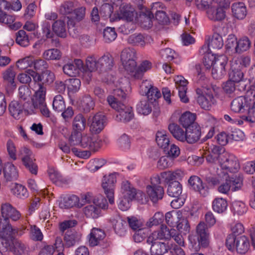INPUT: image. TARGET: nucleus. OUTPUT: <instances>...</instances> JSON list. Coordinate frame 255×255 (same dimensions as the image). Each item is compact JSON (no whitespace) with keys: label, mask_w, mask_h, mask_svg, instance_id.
<instances>
[{"label":"nucleus","mask_w":255,"mask_h":255,"mask_svg":"<svg viewBox=\"0 0 255 255\" xmlns=\"http://www.w3.org/2000/svg\"><path fill=\"white\" fill-rule=\"evenodd\" d=\"M151 245L150 252L151 255H164L168 253L170 247L167 243L153 240L151 243L146 242Z\"/></svg>","instance_id":"26"},{"label":"nucleus","mask_w":255,"mask_h":255,"mask_svg":"<svg viewBox=\"0 0 255 255\" xmlns=\"http://www.w3.org/2000/svg\"><path fill=\"white\" fill-rule=\"evenodd\" d=\"M151 103L146 99L141 100L136 106L137 113L145 116L149 115L152 111Z\"/></svg>","instance_id":"47"},{"label":"nucleus","mask_w":255,"mask_h":255,"mask_svg":"<svg viewBox=\"0 0 255 255\" xmlns=\"http://www.w3.org/2000/svg\"><path fill=\"white\" fill-rule=\"evenodd\" d=\"M136 51L132 48H125L121 52V61L128 62L129 60H135Z\"/></svg>","instance_id":"60"},{"label":"nucleus","mask_w":255,"mask_h":255,"mask_svg":"<svg viewBox=\"0 0 255 255\" xmlns=\"http://www.w3.org/2000/svg\"><path fill=\"white\" fill-rule=\"evenodd\" d=\"M80 235L75 231H68L64 238L65 247L70 248L74 246L80 241Z\"/></svg>","instance_id":"40"},{"label":"nucleus","mask_w":255,"mask_h":255,"mask_svg":"<svg viewBox=\"0 0 255 255\" xmlns=\"http://www.w3.org/2000/svg\"><path fill=\"white\" fill-rule=\"evenodd\" d=\"M182 215L180 211H172L167 212L165 215L166 223L171 227H175L179 222V219Z\"/></svg>","instance_id":"48"},{"label":"nucleus","mask_w":255,"mask_h":255,"mask_svg":"<svg viewBox=\"0 0 255 255\" xmlns=\"http://www.w3.org/2000/svg\"><path fill=\"white\" fill-rule=\"evenodd\" d=\"M52 106L53 110L57 112H63L65 109V102L62 95H57L54 97Z\"/></svg>","instance_id":"57"},{"label":"nucleus","mask_w":255,"mask_h":255,"mask_svg":"<svg viewBox=\"0 0 255 255\" xmlns=\"http://www.w3.org/2000/svg\"><path fill=\"white\" fill-rule=\"evenodd\" d=\"M102 145V141L96 137L88 134L83 135L81 146L93 151H97Z\"/></svg>","instance_id":"17"},{"label":"nucleus","mask_w":255,"mask_h":255,"mask_svg":"<svg viewBox=\"0 0 255 255\" xmlns=\"http://www.w3.org/2000/svg\"><path fill=\"white\" fill-rule=\"evenodd\" d=\"M251 42L247 36H244L240 39L238 41L237 53H242L247 51L251 47Z\"/></svg>","instance_id":"62"},{"label":"nucleus","mask_w":255,"mask_h":255,"mask_svg":"<svg viewBox=\"0 0 255 255\" xmlns=\"http://www.w3.org/2000/svg\"><path fill=\"white\" fill-rule=\"evenodd\" d=\"M151 185L146 186V192L149 198L153 203H156L162 199L164 191L163 188L160 186V180L158 176H153L151 179Z\"/></svg>","instance_id":"8"},{"label":"nucleus","mask_w":255,"mask_h":255,"mask_svg":"<svg viewBox=\"0 0 255 255\" xmlns=\"http://www.w3.org/2000/svg\"><path fill=\"white\" fill-rule=\"evenodd\" d=\"M118 175V173L114 172L108 175H105L102 179V187L111 204L114 203V189Z\"/></svg>","instance_id":"9"},{"label":"nucleus","mask_w":255,"mask_h":255,"mask_svg":"<svg viewBox=\"0 0 255 255\" xmlns=\"http://www.w3.org/2000/svg\"><path fill=\"white\" fill-rule=\"evenodd\" d=\"M248 208L245 204L240 201H235L232 204V211L234 214L243 215L247 211Z\"/></svg>","instance_id":"56"},{"label":"nucleus","mask_w":255,"mask_h":255,"mask_svg":"<svg viewBox=\"0 0 255 255\" xmlns=\"http://www.w3.org/2000/svg\"><path fill=\"white\" fill-rule=\"evenodd\" d=\"M233 16L238 19L243 20L247 16L248 11L245 3L243 2H235L231 5Z\"/></svg>","instance_id":"30"},{"label":"nucleus","mask_w":255,"mask_h":255,"mask_svg":"<svg viewBox=\"0 0 255 255\" xmlns=\"http://www.w3.org/2000/svg\"><path fill=\"white\" fill-rule=\"evenodd\" d=\"M113 224L115 232L117 235L121 237L126 235L128 230V223L126 221L119 217L113 220Z\"/></svg>","instance_id":"38"},{"label":"nucleus","mask_w":255,"mask_h":255,"mask_svg":"<svg viewBox=\"0 0 255 255\" xmlns=\"http://www.w3.org/2000/svg\"><path fill=\"white\" fill-rule=\"evenodd\" d=\"M161 6L160 2H157L152 4V6L151 8V11L147 9L146 8H143L142 10L139 11V16L137 17L138 21L144 19L148 16H153V12L157 8H160Z\"/></svg>","instance_id":"54"},{"label":"nucleus","mask_w":255,"mask_h":255,"mask_svg":"<svg viewBox=\"0 0 255 255\" xmlns=\"http://www.w3.org/2000/svg\"><path fill=\"white\" fill-rule=\"evenodd\" d=\"M21 161L25 167L31 173L36 175L38 167L35 162V159L32 152L26 147H22L19 151Z\"/></svg>","instance_id":"7"},{"label":"nucleus","mask_w":255,"mask_h":255,"mask_svg":"<svg viewBox=\"0 0 255 255\" xmlns=\"http://www.w3.org/2000/svg\"><path fill=\"white\" fill-rule=\"evenodd\" d=\"M86 126V119L82 114H79L74 117L73 121V130L82 132Z\"/></svg>","instance_id":"46"},{"label":"nucleus","mask_w":255,"mask_h":255,"mask_svg":"<svg viewBox=\"0 0 255 255\" xmlns=\"http://www.w3.org/2000/svg\"><path fill=\"white\" fill-rule=\"evenodd\" d=\"M227 201L223 198H216L212 202L213 210L218 213H224L227 210Z\"/></svg>","instance_id":"49"},{"label":"nucleus","mask_w":255,"mask_h":255,"mask_svg":"<svg viewBox=\"0 0 255 255\" xmlns=\"http://www.w3.org/2000/svg\"><path fill=\"white\" fill-rule=\"evenodd\" d=\"M227 58L224 55H221L217 57L212 69V75L214 79H222L226 75L225 66L227 63Z\"/></svg>","instance_id":"14"},{"label":"nucleus","mask_w":255,"mask_h":255,"mask_svg":"<svg viewBox=\"0 0 255 255\" xmlns=\"http://www.w3.org/2000/svg\"><path fill=\"white\" fill-rule=\"evenodd\" d=\"M75 8L74 2L68 0L63 2L59 7V12L62 15H67L72 13Z\"/></svg>","instance_id":"64"},{"label":"nucleus","mask_w":255,"mask_h":255,"mask_svg":"<svg viewBox=\"0 0 255 255\" xmlns=\"http://www.w3.org/2000/svg\"><path fill=\"white\" fill-rule=\"evenodd\" d=\"M106 117L101 113H97L95 116L89 117L90 130L94 133H100L106 124Z\"/></svg>","instance_id":"15"},{"label":"nucleus","mask_w":255,"mask_h":255,"mask_svg":"<svg viewBox=\"0 0 255 255\" xmlns=\"http://www.w3.org/2000/svg\"><path fill=\"white\" fill-rule=\"evenodd\" d=\"M34 83L32 89L35 91L34 94L46 95L45 85L52 83L55 78L54 74L51 71L46 70L41 74L35 71H30Z\"/></svg>","instance_id":"3"},{"label":"nucleus","mask_w":255,"mask_h":255,"mask_svg":"<svg viewBox=\"0 0 255 255\" xmlns=\"http://www.w3.org/2000/svg\"><path fill=\"white\" fill-rule=\"evenodd\" d=\"M139 92L141 95L146 96L148 100L151 102L155 101L156 99L161 96L160 91L147 80L144 81L141 83L140 85Z\"/></svg>","instance_id":"13"},{"label":"nucleus","mask_w":255,"mask_h":255,"mask_svg":"<svg viewBox=\"0 0 255 255\" xmlns=\"http://www.w3.org/2000/svg\"><path fill=\"white\" fill-rule=\"evenodd\" d=\"M61 57V54L59 50L53 48L48 49L43 53V57L46 60H58Z\"/></svg>","instance_id":"63"},{"label":"nucleus","mask_w":255,"mask_h":255,"mask_svg":"<svg viewBox=\"0 0 255 255\" xmlns=\"http://www.w3.org/2000/svg\"><path fill=\"white\" fill-rule=\"evenodd\" d=\"M0 231H4L5 233L12 232L15 228H13L9 223V220L12 221L19 220V226L27 227L28 222L26 220L21 218V214L15 207L7 202L2 203L0 205Z\"/></svg>","instance_id":"1"},{"label":"nucleus","mask_w":255,"mask_h":255,"mask_svg":"<svg viewBox=\"0 0 255 255\" xmlns=\"http://www.w3.org/2000/svg\"><path fill=\"white\" fill-rule=\"evenodd\" d=\"M107 102L109 105L118 112L116 120L118 122L127 123L129 122L133 117L132 108L126 106L123 103L118 101L117 99L113 96L107 97Z\"/></svg>","instance_id":"4"},{"label":"nucleus","mask_w":255,"mask_h":255,"mask_svg":"<svg viewBox=\"0 0 255 255\" xmlns=\"http://www.w3.org/2000/svg\"><path fill=\"white\" fill-rule=\"evenodd\" d=\"M105 236L103 230L98 228H93L89 235V245L91 247L102 246L101 243L103 242Z\"/></svg>","instance_id":"31"},{"label":"nucleus","mask_w":255,"mask_h":255,"mask_svg":"<svg viewBox=\"0 0 255 255\" xmlns=\"http://www.w3.org/2000/svg\"><path fill=\"white\" fill-rule=\"evenodd\" d=\"M113 58L110 54L104 55L98 61L99 68L101 70H110L113 66Z\"/></svg>","instance_id":"43"},{"label":"nucleus","mask_w":255,"mask_h":255,"mask_svg":"<svg viewBox=\"0 0 255 255\" xmlns=\"http://www.w3.org/2000/svg\"><path fill=\"white\" fill-rule=\"evenodd\" d=\"M226 245L229 250L236 249L240 254H245L250 248L249 240L245 236L235 237L234 235H228Z\"/></svg>","instance_id":"6"},{"label":"nucleus","mask_w":255,"mask_h":255,"mask_svg":"<svg viewBox=\"0 0 255 255\" xmlns=\"http://www.w3.org/2000/svg\"><path fill=\"white\" fill-rule=\"evenodd\" d=\"M152 67V63L148 60L142 61L136 69V78L141 79L145 72L150 70Z\"/></svg>","instance_id":"55"},{"label":"nucleus","mask_w":255,"mask_h":255,"mask_svg":"<svg viewBox=\"0 0 255 255\" xmlns=\"http://www.w3.org/2000/svg\"><path fill=\"white\" fill-rule=\"evenodd\" d=\"M207 16L213 21H220L225 19L226 11L223 7L217 4L212 5L207 10Z\"/></svg>","instance_id":"18"},{"label":"nucleus","mask_w":255,"mask_h":255,"mask_svg":"<svg viewBox=\"0 0 255 255\" xmlns=\"http://www.w3.org/2000/svg\"><path fill=\"white\" fill-rule=\"evenodd\" d=\"M186 139L185 141L190 144L197 142L201 136V128L197 124H193L192 126L186 128Z\"/></svg>","instance_id":"24"},{"label":"nucleus","mask_w":255,"mask_h":255,"mask_svg":"<svg viewBox=\"0 0 255 255\" xmlns=\"http://www.w3.org/2000/svg\"><path fill=\"white\" fill-rule=\"evenodd\" d=\"M251 104V100H248L243 96H239L234 99L231 103L232 111L237 113H243L246 111L247 108Z\"/></svg>","instance_id":"23"},{"label":"nucleus","mask_w":255,"mask_h":255,"mask_svg":"<svg viewBox=\"0 0 255 255\" xmlns=\"http://www.w3.org/2000/svg\"><path fill=\"white\" fill-rule=\"evenodd\" d=\"M15 75L14 67L12 66H9L2 73L3 81L6 84V90L7 92L8 91H13L16 88Z\"/></svg>","instance_id":"22"},{"label":"nucleus","mask_w":255,"mask_h":255,"mask_svg":"<svg viewBox=\"0 0 255 255\" xmlns=\"http://www.w3.org/2000/svg\"><path fill=\"white\" fill-rule=\"evenodd\" d=\"M74 12V16L73 18L67 17L68 20L67 21V25L69 28L71 26L74 27L76 21H80L82 20L85 17L86 12V8L84 6H81L78 8H74L73 11Z\"/></svg>","instance_id":"34"},{"label":"nucleus","mask_w":255,"mask_h":255,"mask_svg":"<svg viewBox=\"0 0 255 255\" xmlns=\"http://www.w3.org/2000/svg\"><path fill=\"white\" fill-rule=\"evenodd\" d=\"M15 42L22 47H27L29 45V38L24 30H19L15 33Z\"/></svg>","instance_id":"51"},{"label":"nucleus","mask_w":255,"mask_h":255,"mask_svg":"<svg viewBox=\"0 0 255 255\" xmlns=\"http://www.w3.org/2000/svg\"><path fill=\"white\" fill-rule=\"evenodd\" d=\"M188 183L193 190L198 192L203 197L208 195V188L203 185L202 180L198 176H191L188 179Z\"/></svg>","instance_id":"27"},{"label":"nucleus","mask_w":255,"mask_h":255,"mask_svg":"<svg viewBox=\"0 0 255 255\" xmlns=\"http://www.w3.org/2000/svg\"><path fill=\"white\" fill-rule=\"evenodd\" d=\"M31 114L36 109H39L41 113L45 117H50V112L47 108L45 102V95L34 94L32 99Z\"/></svg>","instance_id":"16"},{"label":"nucleus","mask_w":255,"mask_h":255,"mask_svg":"<svg viewBox=\"0 0 255 255\" xmlns=\"http://www.w3.org/2000/svg\"><path fill=\"white\" fill-rule=\"evenodd\" d=\"M84 212L87 218L96 219L101 215V210L94 205H90L84 208Z\"/></svg>","instance_id":"52"},{"label":"nucleus","mask_w":255,"mask_h":255,"mask_svg":"<svg viewBox=\"0 0 255 255\" xmlns=\"http://www.w3.org/2000/svg\"><path fill=\"white\" fill-rule=\"evenodd\" d=\"M33 57L32 56L25 57L19 59L16 63V66L20 70H25L28 67L33 66Z\"/></svg>","instance_id":"61"},{"label":"nucleus","mask_w":255,"mask_h":255,"mask_svg":"<svg viewBox=\"0 0 255 255\" xmlns=\"http://www.w3.org/2000/svg\"><path fill=\"white\" fill-rule=\"evenodd\" d=\"M243 177L242 175L229 177L226 179V182L222 183L218 187V191L221 193L226 194L230 189L235 191L240 189L243 185Z\"/></svg>","instance_id":"10"},{"label":"nucleus","mask_w":255,"mask_h":255,"mask_svg":"<svg viewBox=\"0 0 255 255\" xmlns=\"http://www.w3.org/2000/svg\"><path fill=\"white\" fill-rule=\"evenodd\" d=\"M53 31L58 36L65 37L67 35L66 25L64 20L59 19L55 20L52 25Z\"/></svg>","instance_id":"39"},{"label":"nucleus","mask_w":255,"mask_h":255,"mask_svg":"<svg viewBox=\"0 0 255 255\" xmlns=\"http://www.w3.org/2000/svg\"><path fill=\"white\" fill-rule=\"evenodd\" d=\"M27 227H16L12 232L3 234L5 251H9L14 255H28L29 250L26 245L15 239L16 236H21L26 229Z\"/></svg>","instance_id":"2"},{"label":"nucleus","mask_w":255,"mask_h":255,"mask_svg":"<svg viewBox=\"0 0 255 255\" xmlns=\"http://www.w3.org/2000/svg\"><path fill=\"white\" fill-rule=\"evenodd\" d=\"M170 233L171 229L169 230L166 226L161 225L159 230L154 232L147 238L146 242L151 243L153 240L159 241L164 239L168 240L170 239Z\"/></svg>","instance_id":"29"},{"label":"nucleus","mask_w":255,"mask_h":255,"mask_svg":"<svg viewBox=\"0 0 255 255\" xmlns=\"http://www.w3.org/2000/svg\"><path fill=\"white\" fill-rule=\"evenodd\" d=\"M168 128L170 133L175 139L181 142H185L186 128H185L184 131L182 128L175 123L170 124L168 125Z\"/></svg>","instance_id":"35"},{"label":"nucleus","mask_w":255,"mask_h":255,"mask_svg":"<svg viewBox=\"0 0 255 255\" xmlns=\"http://www.w3.org/2000/svg\"><path fill=\"white\" fill-rule=\"evenodd\" d=\"M4 178L6 181H10L17 179L18 172L15 166L12 163L7 162L3 167Z\"/></svg>","instance_id":"37"},{"label":"nucleus","mask_w":255,"mask_h":255,"mask_svg":"<svg viewBox=\"0 0 255 255\" xmlns=\"http://www.w3.org/2000/svg\"><path fill=\"white\" fill-rule=\"evenodd\" d=\"M59 207L62 209L70 208L75 206L81 207L83 204L79 202V197L75 195L66 196L61 198Z\"/></svg>","instance_id":"32"},{"label":"nucleus","mask_w":255,"mask_h":255,"mask_svg":"<svg viewBox=\"0 0 255 255\" xmlns=\"http://www.w3.org/2000/svg\"><path fill=\"white\" fill-rule=\"evenodd\" d=\"M155 140L158 146L163 149H166L168 146H169V138L166 132L164 130L157 132Z\"/></svg>","instance_id":"42"},{"label":"nucleus","mask_w":255,"mask_h":255,"mask_svg":"<svg viewBox=\"0 0 255 255\" xmlns=\"http://www.w3.org/2000/svg\"><path fill=\"white\" fill-rule=\"evenodd\" d=\"M136 192V189L128 181L122 182L121 192L123 197H126L132 201L135 198Z\"/></svg>","instance_id":"36"},{"label":"nucleus","mask_w":255,"mask_h":255,"mask_svg":"<svg viewBox=\"0 0 255 255\" xmlns=\"http://www.w3.org/2000/svg\"><path fill=\"white\" fill-rule=\"evenodd\" d=\"M223 157L220 164L221 168L230 172H236L240 168L237 158L233 154L225 151L221 156Z\"/></svg>","instance_id":"12"},{"label":"nucleus","mask_w":255,"mask_h":255,"mask_svg":"<svg viewBox=\"0 0 255 255\" xmlns=\"http://www.w3.org/2000/svg\"><path fill=\"white\" fill-rule=\"evenodd\" d=\"M196 93L197 95V102L202 109L209 110L216 103L213 93V89L210 85H203L197 88Z\"/></svg>","instance_id":"5"},{"label":"nucleus","mask_w":255,"mask_h":255,"mask_svg":"<svg viewBox=\"0 0 255 255\" xmlns=\"http://www.w3.org/2000/svg\"><path fill=\"white\" fill-rule=\"evenodd\" d=\"M84 64L80 59H74L73 63H68L63 67L64 74L70 77H75L79 73L81 69H83Z\"/></svg>","instance_id":"21"},{"label":"nucleus","mask_w":255,"mask_h":255,"mask_svg":"<svg viewBox=\"0 0 255 255\" xmlns=\"http://www.w3.org/2000/svg\"><path fill=\"white\" fill-rule=\"evenodd\" d=\"M184 175L183 171L177 169L174 171H167L162 172L159 175H156L155 176H158L160 183L161 184L162 181L166 183H170L173 180H181L184 176Z\"/></svg>","instance_id":"25"},{"label":"nucleus","mask_w":255,"mask_h":255,"mask_svg":"<svg viewBox=\"0 0 255 255\" xmlns=\"http://www.w3.org/2000/svg\"><path fill=\"white\" fill-rule=\"evenodd\" d=\"M95 103L94 99L89 95H86L82 98L80 102V107L85 113H88L94 109Z\"/></svg>","instance_id":"45"},{"label":"nucleus","mask_w":255,"mask_h":255,"mask_svg":"<svg viewBox=\"0 0 255 255\" xmlns=\"http://www.w3.org/2000/svg\"><path fill=\"white\" fill-rule=\"evenodd\" d=\"M195 115L190 113V112H186L181 115L179 119V123L185 128L192 126L195 120Z\"/></svg>","instance_id":"41"},{"label":"nucleus","mask_w":255,"mask_h":255,"mask_svg":"<svg viewBox=\"0 0 255 255\" xmlns=\"http://www.w3.org/2000/svg\"><path fill=\"white\" fill-rule=\"evenodd\" d=\"M174 81L181 101L185 103H188L189 99L186 95L188 83L187 80L182 76H178L175 78Z\"/></svg>","instance_id":"20"},{"label":"nucleus","mask_w":255,"mask_h":255,"mask_svg":"<svg viewBox=\"0 0 255 255\" xmlns=\"http://www.w3.org/2000/svg\"><path fill=\"white\" fill-rule=\"evenodd\" d=\"M135 15V9L130 4L123 3L120 7L119 17L128 21L133 20Z\"/></svg>","instance_id":"33"},{"label":"nucleus","mask_w":255,"mask_h":255,"mask_svg":"<svg viewBox=\"0 0 255 255\" xmlns=\"http://www.w3.org/2000/svg\"><path fill=\"white\" fill-rule=\"evenodd\" d=\"M32 106V103L13 101L9 104L8 109L10 115L14 119H19L23 111L31 114Z\"/></svg>","instance_id":"11"},{"label":"nucleus","mask_w":255,"mask_h":255,"mask_svg":"<svg viewBox=\"0 0 255 255\" xmlns=\"http://www.w3.org/2000/svg\"><path fill=\"white\" fill-rule=\"evenodd\" d=\"M196 230L202 247H207L209 244V233L207 225L203 222H201L197 226Z\"/></svg>","instance_id":"28"},{"label":"nucleus","mask_w":255,"mask_h":255,"mask_svg":"<svg viewBox=\"0 0 255 255\" xmlns=\"http://www.w3.org/2000/svg\"><path fill=\"white\" fill-rule=\"evenodd\" d=\"M225 149L217 145L211 147L209 150V154L206 156L208 163L211 164H220L223 157L221 156L225 153Z\"/></svg>","instance_id":"19"},{"label":"nucleus","mask_w":255,"mask_h":255,"mask_svg":"<svg viewBox=\"0 0 255 255\" xmlns=\"http://www.w3.org/2000/svg\"><path fill=\"white\" fill-rule=\"evenodd\" d=\"M30 90L26 86H21L18 89V101L23 103H32Z\"/></svg>","instance_id":"50"},{"label":"nucleus","mask_w":255,"mask_h":255,"mask_svg":"<svg viewBox=\"0 0 255 255\" xmlns=\"http://www.w3.org/2000/svg\"><path fill=\"white\" fill-rule=\"evenodd\" d=\"M11 192L17 197L24 199L28 196L27 189L23 185L15 183L11 188Z\"/></svg>","instance_id":"53"},{"label":"nucleus","mask_w":255,"mask_h":255,"mask_svg":"<svg viewBox=\"0 0 255 255\" xmlns=\"http://www.w3.org/2000/svg\"><path fill=\"white\" fill-rule=\"evenodd\" d=\"M122 63L125 70L128 74L134 79H136L135 74H136L137 67L135 60H129L128 62L122 61Z\"/></svg>","instance_id":"58"},{"label":"nucleus","mask_w":255,"mask_h":255,"mask_svg":"<svg viewBox=\"0 0 255 255\" xmlns=\"http://www.w3.org/2000/svg\"><path fill=\"white\" fill-rule=\"evenodd\" d=\"M182 192L181 184L178 181L170 182L167 189V194L169 196L175 198L180 196Z\"/></svg>","instance_id":"44"},{"label":"nucleus","mask_w":255,"mask_h":255,"mask_svg":"<svg viewBox=\"0 0 255 255\" xmlns=\"http://www.w3.org/2000/svg\"><path fill=\"white\" fill-rule=\"evenodd\" d=\"M238 41V40L235 35L233 34L229 35L226 44L227 50L230 51L231 53H237Z\"/></svg>","instance_id":"59"}]
</instances>
